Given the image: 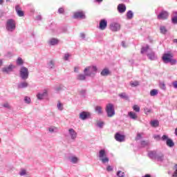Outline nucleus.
Segmentation results:
<instances>
[{"mask_svg":"<svg viewBox=\"0 0 177 177\" xmlns=\"http://www.w3.org/2000/svg\"><path fill=\"white\" fill-rule=\"evenodd\" d=\"M147 53V56L150 60H156L157 56L154 52L151 49L149 45H146L145 46H142L141 48V53Z\"/></svg>","mask_w":177,"mask_h":177,"instance_id":"nucleus-1","label":"nucleus"},{"mask_svg":"<svg viewBox=\"0 0 177 177\" xmlns=\"http://www.w3.org/2000/svg\"><path fill=\"white\" fill-rule=\"evenodd\" d=\"M164 63H170L171 66L177 64V60L174 58L173 53H165L162 56Z\"/></svg>","mask_w":177,"mask_h":177,"instance_id":"nucleus-2","label":"nucleus"},{"mask_svg":"<svg viewBox=\"0 0 177 177\" xmlns=\"http://www.w3.org/2000/svg\"><path fill=\"white\" fill-rule=\"evenodd\" d=\"M7 31L12 32L16 30V21L14 19H8L6 23Z\"/></svg>","mask_w":177,"mask_h":177,"instance_id":"nucleus-3","label":"nucleus"},{"mask_svg":"<svg viewBox=\"0 0 177 177\" xmlns=\"http://www.w3.org/2000/svg\"><path fill=\"white\" fill-rule=\"evenodd\" d=\"M99 160L102 162V163H109V158L106 156V152L105 149H100L97 154Z\"/></svg>","mask_w":177,"mask_h":177,"instance_id":"nucleus-4","label":"nucleus"},{"mask_svg":"<svg viewBox=\"0 0 177 177\" xmlns=\"http://www.w3.org/2000/svg\"><path fill=\"white\" fill-rule=\"evenodd\" d=\"M29 75L30 73L28 68H27V67H24V66H22L19 70L20 78H21V80H23L24 81H26L28 79Z\"/></svg>","mask_w":177,"mask_h":177,"instance_id":"nucleus-5","label":"nucleus"},{"mask_svg":"<svg viewBox=\"0 0 177 177\" xmlns=\"http://www.w3.org/2000/svg\"><path fill=\"white\" fill-rule=\"evenodd\" d=\"M97 71V68L96 66H89L88 67H86L84 70V73L86 74V77H91L92 75H94Z\"/></svg>","mask_w":177,"mask_h":177,"instance_id":"nucleus-6","label":"nucleus"},{"mask_svg":"<svg viewBox=\"0 0 177 177\" xmlns=\"http://www.w3.org/2000/svg\"><path fill=\"white\" fill-rule=\"evenodd\" d=\"M106 111L107 115L109 118H111L112 116H114V115H115L114 104H111V103L107 104L106 106Z\"/></svg>","mask_w":177,"mask_h":177,"instance_id":"nucleus-7","label":"nucleus"},{"mask_svg":"<svg viewBox=\"0 0 177 177\" xmlns=\"http://www.w3.org/2000/svg\"><path fill=\"white\" fill-rule=\"evenodd\" d=\"M161 140L162 141H166L167 147H169L170 148H172L175 145L173 140H171V138H169L168 136H167L166 134H164L162 136Z\"/></svg>","mask_w":177,"mask_h":177,"instance_id":"nucleus-8","label":"nucleus"},{"mask_svg":"<svg viewBox=\"0 0 177 177\" xmlns=\"http://www.w3.org/2000/svg\"><path fill=\"white\" fill-rule=\"evenodd\" d=\"M109 27L111 31H120L121 28V24L120 23H118L117 21H113L112 23H111Z\"/></svg>","mask_w":177,"mask_h":177,"instance_id":"nucleus-9","label":"nucleus"},{"mask_svg":"<svg viewBox=\"0 0 177 177\" xmlns=\"http://www.w3.org/2000/svg\"><path fill=\"white\" fill-rule=\"evenodd\" d=\"M68 136L73 140L75 141L77 138V133L75 131V129H68Z\"/></svg>","mask_w":177,"mask_h":177,"instance_id":"nucleus-10","label":"nucleus"},{"mask_svg":"<svg viewBox=\"0 0 177 177\" xmlns=\"http://www.w3.org/2000/svg\"><path fill=\"white\" fill-rule=\"evenodd\" d=\"M169 16V12H168V10H161L159 15H157V17L160 20H165L168 19Z\"/></svg>","mask_w":177,"mask_h":177,"instance_id":"nucleus-11","label":"nucleus"},{"mask_svg":"<svg viewBox=\"0 0 177 177\" xmlns=\"http://www.w3.org/2000/svg\"><path fill=\"white\" fill-rule=\"evenodd\" d=\"M48 95V90L44 88V90H42V91H39V93H37L36 97H37V100H44L45 97H47Z\"/></svg>","mask_w":177,"mask_h":177,"instance_id":"nucleus-12","label":"nucleus"},{"mask_svg":"<svg viewBox=\"0 0 177 177\" xmlns=\"http://www.w3.org/2000/svg\"><path fill=\"white\" fill-rule=\"evenodd\" d=\"M15 68H16V66L10 64L9 66L3 67V68H2V72L6 73V74H10V73H12Z\"/></svg>","mask_w":177,"mask_h":177,"instance_id":"nucleus-13","label":"nucleus"},{"mask_svg":"<svg viewBox=\"0 0 177 177\" xmlns=\"http://www.w3.org/2000/svg\"><path fill=\"white\" fill-rule=\"evenodd\" d=\"M91 116V112H88L86 111H82L80 113L79 118L82 119V120H86L88 118Z\"/></svg>","mask_w":177,"mask_h":177,"instance_id":"nucleus-14","label":"nucleus"},{"mask_svg":"<svg viewBox=\"0 0 177 177\" xmlns=\"http://www.w3.org/2000/svg\"><path fill=\"white\" fill-rule=\"evenodd\" d=\"M73 17L75 19H86V15L82 11L75 12Z\"/></svg>","mask_w":177,"mask_h":177,"instance_id":"nucleus-15","label":"nucleus"},{"mask_svg":"<svg viewBox=\"0 0 177 177\" xmlns=\"http://www.w3.org/2000/svg\"><path fill=\"white\" fill-rule=\"evenodd\" d=\"M115 138L116 141H118L119 142H123L125 140V136L121 134L120 133H116L115 134Z\"/></svg>","mask_w":177,"mask_h":177,"instance_id":"nucleus-16","label":"nucleus"},{"mask_svg":"<svg viewBox=\"0 0 177 177\" xmlns=\"http://www.w3.org/2000/svg\"><path fill=\"white\" fill-rule=\"evenodd\" d=\"M106 27H107V20H106L105 19H102V20H100V21L99 28L100 30H105Z\"/></svg>","mask_w":177,"mask_h":177,"instance_id":"nucleus-17","label":"nucleus"},{"mask_svg":"<svg viewBox=\"0 0 177 177\" xmlns=\"http://www.w3.org/2000/svg\"><path fill=\"white\" fill-rule=\"evenodd\" d=\"M59 42V39L57 38H50L48 43L50 46H54L55 45H58Z\"/></svg>","mask_w":177,"mask_h":177,"instance_id":"nucleus-18","label":"nucleus"},{"mask_svg":"<svg viewBox=\"0 0 177 177\" xmlns=\"http://www.w3.org/2000/svg\"><path fill=\"white\" fill-rule=\"evenodd\" d=\"M118 10L120 13H124L127 10V6L124 3H119L118 5Z\"/></svg>","mask_w":177,"mask_h":177,"instance_id":"nucleus-19","label":"nucleus"},{"mask_svg":"<svg viewBox=\"0 0 177 177\" xmlns=\"http://www.w3.org/2000/svg\"><path fill=\"white\" fill-rule=\"evenodd\" d=\"M128 116L130 118V119H133V120H137L138 118V115L136 112H133V111H130L128 112Z\"/></svg>","mask_w":177,"mask_h":177,"instance_id":"nucleus-20","label":"nucleus"},{"mask_svg":"<svg viewBox=\"0 0 177 177\" xmlns=\"http://www.w3.org/2000/svg\"><path fill=\"white\" fill-rule=\"evenodd\" d=\"M15 10H16L18 16H19V17L24 16V10H22V9L19 5H17L15 6Z\"/></svg>","mask_w":177,"mask_h":177,"instance_id":"nucleus-21","label":"nucleus"},{"mask_svg":"<svg viewBox=\"0 0 177 177\" xmlns=\"http://www.w3.org/2000/svg\"><path fill=\"white\" fill-rule=\"evenodd\" d=\"M55 60H49L47 62V68L50 70L55 68Z\"/></svg>","mask_w":177,"mask_h":177,"instance_id":"nucleus-22","label":"nucleus"},{"mask_svg":"<svg viewBox=\"0 0 177 177\" xmlns=\"http://www.w3.org/2000/svg\"><path fill=\"white\" fill-rule=\"evenodd\" d=\"M69 160L70 162H71V163H73L74 165H76L80 162V159L77 156H71L69 158Z\"/></svg>","mask_w":177,"mask_h":177,"instance_id":"nucleus-23","label":"nucleus"},{"mask_svg":"<svg viewBox=\"0 0 177 177\" xmlns=\"http://www.w3.org/2000/svg\"><path fill=\"white\" fill-rule=\"evenodd\" d=\"M28 82H20L17 85L18 89H24L25 88H28Z\"/></svg>","mask_w":177,"mask_h":177,"instance_id":"nucleus-24","label":"nucleus"},{"mask_svg":"<svg viewBox=\"0 0 177 177\" xmlns=\"http://www.w3.org/2000/svg\"><path fill=\"white\" fill-rule=\"evenodd\" d=\"M148 155L151 159H157V153L156 151H151L148 153Z\"/></svg>","mask_w":177,"mask_h":177,"instance_id":"nucleus-25","label":"nucleus"},{"mask_svg":"<svg viewBox=\"0 0 177 177\" xmlns=\"http://www.w3.org/2000/svg\"><path fill=\"white\" fill-rule=\"evenodd\" d=\"M95 112H97V113H98V115H102V113H103L102 106H101L100 105H97L95 107Z\"/></svg>","mask_w":177,"mask_h":177,"instance_id":"nucleus-26","label":"nucleus"},{"mask_svg":"<svg viewBox=\"0 0 177 177\" xmlns=\"http://www.w3.org/2000/svg\"><path fill=\"white\" fill-rule=\"evenodd\" d=\"M86 78V75L85 73H84V74H78V75L77 77V79L79 81H85Z\"/></svg>","mask_w":177,"mask_h":177,"instance_id":"nucleus-27","label":"nucleus"},{"mask_svg":"<svg viewBox=\"0 0 177 177\" xmlns=\"http://www.w3.org/2000/svg\"><path fill=\"white\" fill-rule=\"evenodd\" d=\"M19 174L21 176H28V173L26 169H21L19 172Z\"/></svg>","mask_w":177,"mask_h":177,"instance_id":"nucleus-28","label":"nucleus"},{"mask_svg":"<svg viewBox=\"0 0 177 177\" xmlns=\"http://www.w3.org/2000/svg\"><path fill=\"white\" fill-rule=\"evenodd\" d=\"M110 71L109 70V68H104V70H102V71H101V75H102L103 77H106L107 75H109Z\"/></svg>","mask_w":177,"mask_h":177,"instance_id":"nucleus-29","label":"nucleus"},{"mask_svg":"<svg viewBox=\"0 0 177 177\" xmlns=\"http://www.w3.org/2000/svg\"><path fill=\"white\" fill-rule=\"evenodd\" d=\"M16 63H17V66H23V65H24V62L22 57H18V58L17 59Z\"/></svg>","mask_w":177,"mask_h":177,"instance_id":"nucleus-30","label":"nucleus"},{"mask_svg":"<svg viewBox=\"0 0 177 177\" xmlns=\"http://www.w3.org/2000/svg\"><path fill=\"white\" fill-rule=\"evenodd\" d=\"M158 95V90L157 88H152L150 91V96H157Z\"/></svg>","mask_w":177,"mask_h":177,"instance_id":"nucleus-31","label":"nucleus"},{"mask_svg":"<svg viewBox=\"0 0 177 177\" xmlns=\"http://www.w3.org/2000/svg\"><path fill=\"white\" fill-rule=\"evenodd\" d=\"M160 30L162 34H167L168 30L165 26H160Z\"/></svg>","mask_w":177,"mask_h":177,"instance_id":"nucleus-32","label":"nucleus"},{"mask_svg":"<svg viewBox=\"0 0 177 177\" xmlns=\"http://www.w3.org/2000/svg\"><path fill=\"white\" fill-rule=\"evenodd\" d=\"M156 160L162 162V160H164V155L162 153H156Z\"/></svg>","mask_w":177,"mask_h":177,"instance_id":"nucleus-33","label":"nucleus"},{"mask_svg":"<svg viewBox=\"0 0 177 177\" xmlns=\"http://www.w3.org/2000/svg\"><path fill=\"white\" fill-rule=\"evenodd\" d=\"M133 16H134V13L133 10H128V12H127V19H133Z\"/></svg>","mask_w":177,"mask_h":177,"instance_id":"nucleus-34","label":"nucleus"},{"mask_svg":"<svg viewBox=\"0 0 177 177\" xmlns=\"http://www.w3.org/2000/svg\"><path fill=\"white\" fill-rule=\"evenodd\" d=\"M48 131L50 133H56L57 131V128L55 126H50V127H48Z\"/></svg>","mask_w":177,"mask_h":177,"instance_id":"nucleus-35","label":"nucleus"},{"mask_svg":"<svg viewBox=\"0 0 177 177\" xmlns=\"http://www.w3.org/2000/svg\"><path fill=\"white\" fill-rule=\"evenodd\" d=\"M120 97L124 98V100H129V97L127 95V93H120L119 94Z\"/></svg>","mask_w":177,"mask_h":177,"instance_id":"nucleus-36","label":"nucleus"},{"mask_svg":"<svg viewBox=\"0 0 177 177\" xmlns=\"http://www.w3.org/2000/svg\"><path fill=\"white\" fill-rule=\"evenodd\" d=\"M117 177H125V173L122 170H118L116 173Z\"/></svg>","mask_w":177,"mask_h":177,"instance_id":"nucleus-37","label":"nucleus"},{"mask_svg":"<svg viewBox=\"0 0 177 177\" xmlns=\"http://www.w3.org/2000/svg\"><path fill=\"white\" fill-rule=\"evenodd\" d=\"M63 85H57V86H55V92H61V91H63Z\"/></svg>","mask_w":177,"mask_h":177,"instance_id":"nucleus-38","label":"nucleus"},{"mask_svg":"<svg viewBox=\"0 0 177 177\" xmlns=\"http://www.w3.org/2000/svg\"><path fill=\"white\" fill-rule=\"evenodd\" d=\"M174 16L171 18V21L174 24H177V12H174Z\"/></svg>","mask_w":177,"mask_h":177,"instance_id":"nucleus-39","label":"nucleus"},{"mask_svg":"<svg viewBox=\"0 0 177 177\" xmlns=\"http://www.w3.org/2000/svg\"><path fill=\"white\" fill-rule=\"evenodd\" d=\"M57 109H59V111H63L64 105L62 102H60V101H58V102L57 104Z\"/></svg>","mask_w":177,"mask_h":177,"instance_id":"nucleus-40","label":"nucleus"},{"mask_svg":"<svg viewBox=\"0 0 177 177\" xmlns=\"http://www.w3.org/2000/svg\"><path fill=\"white\" fill-rule=\"evenodd\" d=\"M159 124V122L158 120H151V125L153 127H157Z\"/></svg>","mask_w":177,"mask_h":177,"instance_id":"nucleus-41","label":"nucleus"},{"mask_svg":"<svg viewBox=\"0 0 177 177\" xmlns=\"http://www.w3.org/2000/svg\"><path fill=\"white\" fill-rule=\"evenodd\" d=\"M24 102H26V104H30L31 102L30 97H28V95H26V97H24Z\"/></svg>","mask_w":177,"mask_h":177,"instance_id":"nucleus-42","label":"nucleus"},{"mask_svg":"<svg viewBox=\"0 0 177 177\" xmlns=\"http://www.w3.org/2000/svg\"><path fill=\"white\" fill-rule=\"evenodd\" d=\"M133 111H136V113L140 112V107L139 106V105L135 104V105H133Z\"/></svg>","mask_w":177,"mask_h":177,"instance_id":"nucleus-43","label":"nucleus"},{"mask_svg":"<svg viewBox=\"0 0 177 177\" xmlns=\"http://www.w3.org/2000/svg\"><path fill=\"white\" fill-rule=\"evenodd\" d=\"M131 86H138L140 85V82L138 81H133L130 82Z\"/></svg>","mask_w":177,"mask_h":177,"instance_id":"nucleus-44","label":"nucleus"},{"mask_svg":"<svg viewBox=\"0 0 177 177\" xmlns=\"http://www.w3.org/2000/svg\"><path fill=\"white\" fill-rule=\"evenodd\" d=\"M71 57V55L70 53H65L64 55V60H69L70 57Z\"/></svg>","mask_w":177,"mask_h":177,"instance_id":"nucleus-45","label":"nucleus"},{"mask_svg":"<svg viewBox=\"0 0 177 177\" xmlns=\"http://www.w3.org/2000/svg\"><path fill=\"white\" fill-rule=\"evenodd\" d=\"M159 87L160 88V89H162V91H165V89L167 88L164 82H160L159 84Z\"/></svg>","mask_w":177,"mask_h":177,"instance_id":"nucleus-46","label":"nucleus"},{"mask_svg":"<svg viewBox=\"0 0 177 177\" xmlns=\"http://www.w3.org/2000/svg\"><path fill=\"white\" fill-rule=\"evenodd\" d=\"M2 106H3L4 108H8V109H11L12 108L8 102H4V104H2Z\"/></svg>","mask_w":177,"mask_h":177,"instance_id":"nucleus-47","label":"nucleus"},{"mask_svg":"<svg viewBox=\"0 0 177 177\" xmlns=\"http://www.w3.org/2000/svg\"><path fill=\"white\" fill-rule=\"evenodd\" d=\"M104 122H102V121L97 122V126H98V127L102 128L103 126H104Z\"/></svg>","mask_w":177,"mask_h":177,"instance_id":"nucleus-48","label":"nucleus"},{"mask_svg":"<svg viewBox=\"0 0 177 177\" xmlns=\"http://www.w3.org/2000/svg\"><path fill=\"white\" fill-rule=\"evenodd\" d=\"M121 45L122 46V48H127L128 47V44H127V42H125V41H122L121 43Z\"/></svg>","mask_w":177,"mask_h":177,"instance_id":"nucleus-49","label":"nucleus"},{"mask_svg":"<svg viewBox=\"0 0 177 177\" xmlns=\"http://www.w3.org/2000/svg\"><path fill=\"white\" fill-rule=\"evenodd\" d=\"M113 166L109 165V166L106 167V171H113Z\"/></svg>","mask_w":177,"mask_h":177,"instance_id":"nucleus-50","label":"nucleus"},{"mask_svg":"<svg viewBox=\"0 0 177 177\" xmlns=\"http://www.w3.org/2000/svg\"><path fill=\"white\" fill-rule=\"evenodd\" d=\"M144 111L145 113H149V112H151V109L148 107H145L144 108Z\"/></svg>","mask_w":177,"mask_h":177,"instance_id":"nucleus-51","label":"nucleus"},{"mask_svg":"<svg viewBox=\"0 0 177 177\" xmlns=\"http://www.w3.org/2000/svg\"><path fill=\"white\" fill-rule=\"evenodd\" d=\"M149 142L148 141H141V145L142 147H146V145H148Z\"/></svg>","mask_w":177,"mask_h":177,"instance_id":"nucleus-52","label":"nucleus"},{"mask_svg":"<svg viewBox=\"0 0 177 177\" xmlns=\"http://www.w3.org/2000/svg\"><path fill=\"white\" fill-rule=\"evenodd\" d=\"M140 138H142V136H141L140 133H138L137 137H136V140H140Z\"/></svg>","mask_w":177,"mask_h":177,"instance_id":"nucleus-53","label":"nucleus"},{"mask_svg":"<svg viewBox=\"0 0 177 177\" xmlns=\"http://www.w3.org/2000/svg\"><path fill=\"white\" fill-rule=\"evenodd\" d=\"M80 37H81L82 39H85V38H86V34H84V32H81V33H80Z\"/></svg>","mask_w":177,"mask_h":177,"instance_id":"nucleus-54","label":"nucleus"},{"mask_svg":"<svg viewBox=\"0 0 177 177\" xmlns=\"http://www.w3.org/2000/svg\"><path fill=\"white\" fill-rule=\"evenodd\" d=\"M64 8H59L58 12L59 13H64Z\"/></svg>","mask_w":177,"mask_h":177,"instance_id":"nucleus-55","label":"nucleus"},{"mask_svg":"<svg viewBox=\"0 0 177 177\" xmlns=\"http://www.w3.org/2000/svg\"><path fill=\"white\" fill-rule=\"evenodd\" d=\"M176 171L173 174V177H177V165H175Z\"/></svg>","mask_w":177,"mask_h":177,"instance_id":"nucleus-56","label":"nucleus"},{"mask_svg":"<svg viewBox=\"0 0 177 177\" xmlns=\"http://www.w3.org/2000/svg\"><path fill=\"white\" fill-rule=\"evenodd\" d=\"M42 19V16H41V15H38L36 17V20H41Z\"/></svg>","mask_w":177,"mask_h":177,"instance_id":"nucleus-57","label":"nucleus"},{"mask_svg":"<svg viewBox=\"0 0 177 177\" xmlns=\"http://www.w3.org/2000/svg\"><path fill=\"white\" fill-rule=\"evenodd\" d=\"M173 86L176 89H177V81H175L174 82H173Z\"/></svg>","mask_w":177,"mask_h":177,"instance_id":"nucleus-58","label":"nucleus"},{"mask_svg":"<svg viewBox=\"0 0 177 177\" xmlns=\"http://www.w3.org/2000/svg\"><path fill=\"white\" fill-rule=\"evenodd\" d=\"M3 59H0V67H1V66H3Z\"/></svg>","mask_w":177,"mask_h":177,"instance_id":"nucleus-59","label":"nucleus"},{"mask_svg":"<svg viewBox=\"0 0 177 177\" xmlns=\"http://www.w3.org/2000/svg\"><path fill=\"white\" fill-rule=\"evenodd\" d=\"M74 71H75V73H79V68L78 67H75Z\"/></svg>","mask_w":177,"mask_h":177,"instance_id":"nucleus-60","label":"nucleus"},{"mask_svg":"<svg viewBox=\"0 0 177 177\" xmlns=\"http://www.w3.org/2000/svg\"><path fill=\"white\" fill-rule=\"evenodd\" d=\"M154 138H160V136L158 134L154 136Z\"/></svg>","mask_w":177,"mask_h":177,"instance_id":"nucleus-61","label":"nucleus"},{"mask_svg":"<svg viewBox=\"0 0 177 177\" xmlns=\"http://www.w3.org/2000/svg\"><path fill=\"white\" fill-rule=\"evenodd\" d=\"M145 177H151V176H150V174H146V175L145 176Z\"/></svg>","mask_w":177,"mask_h":177,"instance_id":"nucleus-62","label":"nucleus"},{"mask_svg":"<svg viewBox=\"0 0 177 177\" xmlns=\"http://www.w3.org/2000/svg\"><path fill=\"white\" fill-rule=\"evenodd\" d=\"M175 134H176V136H177V127H176V129H175Z\"/></svg>","mask_w":177,"mask_h":177,"instance_id":"nucleus-63","label":"nucleus"},{"mask_svg":"<svg viewBox=\"0 0 177 177\" xmlns=\"http://www.w3.org/2000/svg\"><path fill=\"white\" fill-rule=\"evenodd\" d=\"M3 1H4V0H0V5H1V3H3Z\"/></svg>","mask_w":177,"mask_h":177,"instance_id":"nucleus-64","label":"nucleus"}]
</instances>
